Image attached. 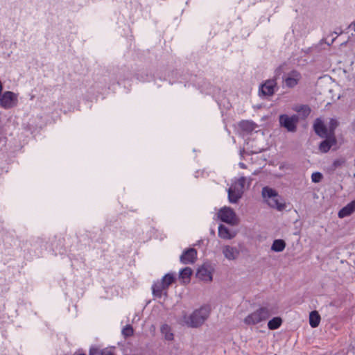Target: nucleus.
Instances as JSON below:
<instances>
[{"instance_id": "1", "label": "nucleus", "mask_w": 355, "mask_h": 355, "mask_svg": "<svg viewBox=\"0 0 355 355\" xmlns=\"http://www.w3.org/2000/svg\"><path fill=\"white\" fill-rule=\"evenodd\" d=\"M209 311L206 307L195 310L190 315H184L182 322L188 327L197 328L201 326L208 318Z\"/></svg>"}, {"instance_id": "2", "label": "nucleus", "mask_w": 355, "mask_h": 355, "mask_svg": "<svg viewBox=\"0 0 355 355\" xmlns=\"http://www.w3.org/2000/svg\"><path fill=\"white\" fill-rule=\"evenodd\" d=\"M271 313L266 307H261L253 313L249 314L245 319L244 322L248 325H254L269 318Z\"/></svg>"}, {"instance_id": "3", "label": "nucleus", "mask_w": 355, "mask_h": 355, "mask_svg": "<svg viewBox=\"0 0 355 355\" xmlns=\"http://www.w3.org/2000/svg\"><path fill=\"white\" fill-rule=\"evenodd\" d=\"M299 121V116L293 114H281L279 116V123L281 127L284 128L288 132H295L297 130V125Z\"/></svg>"}, {"instance_id": "4", "label": "nucleus", "mask_w": 355, "mask_h": 355, "mask_svg": "<svg viewBox=\"0 0 355 355\" xmlns=\"http://www.w3.org/2000/svg\"><path fill=\"white\" fill-rule=\"evenodd\" d=\"M218 218L224 223L231 225H236L239 224V220L233 210L229 207H224L218 211Z\"/></svg>"}, {"instance_id": "5", "label": "nucleus", "mask_w": 355, "mask_h": 355, "mask_svg": "<svg viewBox=\"0 0 355 355\" xmlns=\"http://www.w3.org/2000/svg\"><path fill=\"white\" fill-rule=\"evenodd\" d=\"M17 94L12 92H5L0 98V106L4 109H10L17 105Z\"/></svg>"}, {"instance_id": "6", "label": "nucleus", "mask_w": 355, "mask_h": 355, "mask_svg": "<svg viewBox=\"0 0 355 355\" xmlns=\"http://www.w3.org/2000/svg\"><path fill=\"white\" fill-rule=\"evenodd\" d=\"M276 85L277 83L275 80H268L261 85L259 92L263 96H270L274 94Z\"/></svg>"}, {"instance_id": "7", "label": "nucleus", "mask_w": 355, "mask_h": 355, "mask_svg": "<svg viewBox=\"0 0 355 355\" xmlns=\"http://www.w3.org/2000/svg\"><path fill=\"white\" fill-rule=\"evenodd\" d=\"M197 259V251L194 248H189L180 256V261L184 264L193 263Z\"/></svg>"}, {"instance_id": "8", "label": "nucleus", "mask_w": 355, "mask_h": 355, "mask_svg": "<svg viewBox=\"0 0 355 355\" xmlns=\"http://www.w3.org/2000/svg\"><path fill=\"white\" fill-rule=\"evenodd\" d=\"M196 277L204 282H209L212 281V272L209 266L202 265L196 272Z\"/></svg>"}, {"instance_id": "9", "label": "nucleus", "mask_w": 355, "mask_h": 355, "mask_svg": "<svg viewBox=\"0 0 355 355\" xmlns=\"http://www.w3.org/2000/svg\"><path fill=\"white\" fill-rule=\"evenodd\" d=\"M300 78V73L298 71L293 70L286 75L284 78V82L287 87H293L298 83Z\"/></svg>"}, {"instance_id": "10", "label": "nucleus", "mask_w": 355, "mask_h": 355, "mask_svg": "<svg viewBox=\"0 0 355 355\" xmlns=\"http://www.w3.org/2000/svg\"><path fill=\"white\" fill-rule=\"evenodd\" d=\"M222 252L228 260H235L239 256V250L236 247L228 245L223 246Z\"/></svg>"}, {"instance_id": "11", "label": "nucleus", "mask_w": 355, "mask_h": 355, "mask_svg": "<svg viewBox=\"0 0 355 355\" xmlns=\"http://www.w3.org/2000/svg\"><path fill=\"white\" fill-rule=\"evenodd\" d=\"M325 138L326 139L322 141L319 146V149L322 153H327L332 146L337 144L334 135H329Z\"/></svg>"}, {"instance_id": "12", "label": "nucleus", "mask_w": 355, "mask_h": 355, "mask_svg": "<svg viewBox=\"0 0 355 355\" xmlns=\"http://www.w3.org/2000/svg\"><path fill=\"white\" fill-rule=\"evenodd\" d=\"M313 128H314L315 133L320 137L324 138V137L329 136L328 131H327L326 126L324 125L322 121L320 120V119H317L315 120L314 125H313Z\"/></svg>"}, {"instance_id": "13", "label": "nucleus", "mask_w": 355, "mask_h": 355, "mask_svg": "<svg viewBox=\"0 0 355 355\" xmlns=\"http://www.w3.org/2000/svg\"><path fill=\"white\" fill-rule=\"evenodd\" d=\"M355 211V200L352 201L343 208H342L338 212L339 218H344L351 215Z\"/></svg>"}, {"instance_id": "14", "label": "nucleus", "mask_w": 355, "mask_h": 355, "mask_svg": "<svg viewBox=\"0 0 355 355\" xmlns=\"http://www.w3.org/2000/svg\"><path fill=\"white\" fill-rule=\"evenodd\" d=\"M228 200L230 203H237L242 198L243 194L237 189L233 190L232 187L227 189Z\"/></svg>"}, {"instance_id": "15", "label": "nucleus", "mask_w": 355, "mask_h": 355, "mask_svg": "<svg viewBox=\"0 0 355 355\" xmlns=\"http://www.w3.org/2000/svg\"><path fill=\"white\" fill-rule=\"evenodd\" d=\"M152 290L154 296L161 297L163 294V291H166L167 288L160 280L157 281L153 285Z\"/></svg>"}, {"instance_id": "16", "label": "nucleus", "mask_w": 355, "mask_h": 355, "mask_svg": "<svg viewBox=\"0 0 355 355\" xmlns=\"http://www.w3.org/2000/svg\"><path fill=\"white\" fill-rule=\"evenodd\" d=\"M279 196L277 195L275 198L268 199L266 201L270 207L276 208L279 211H282L285 208V205L279 202Z\"/></svg>"}, {"instance_id": "17", "label": "nucleus", "mask_w": 355, "mask_h": 355, "mask_svg": "<svg viewBox=\"0 0 355 355\" xmlns=\"http://www.w3.org/2000/svg\"><path fill=\"white\" fill-rule=\"evenodd\" d=\"M218 236L223 239H231L234 237L235 234H232L225 225H220L218 227Z\"/></svg>"}, {"instance_id": "18", "label": "nucleus", "mask_w": 355, "mask_h": 355, "mask_svg": "<svg viewBox=\"0 0 355 355\" xmlns=\"http://www.w3.org/2000/svg\"><path fill=\"white\" fill-rule=\"evenodd\" d=\"M320 315L316 311H313L309 315V324L311 327H317L320 322Z\"/></svg>"}, {"instance_id": "19", "label": "nucleus", "mask_w": 355, "mask_h": 355, "mask_svg": "<svg viewBox=\"0 0 355 355\" xmlns=\"http://www.w3.org/2000/svg\"><path fill=\"white\" fill-rule=\"evenodd\" d=\"M245 182L246 178L241 177L235 182H234L230 187H232L233 190L237 189L238 191H241L242 194H243Z\"/></svg>"}, {"instance_id": "20", "label": "nucleus", "mask_w": 355, "mask_h": 355, "mask_svg": "<svg viewBox=\"0 0 355 355\" xmlns=\"http://www.w3.org/2000/svg\"><path fill=\"white\" fill-rule=\"evenodd\" d=\"M286 247V243L282 239H277L273 241L271 246V250L274 252H282Z\"/></svg>"}, {"instance_id": "21", "label": "nucleus", "mask_w": 355, "mask_h": 355, "mask_svg": "<svg viewBox=\"0 0 355 355\" xmlns=\"http://www.w3.org/2000/svg\"><path fill=\"white\" fill-rule=\"evenodd\" d=\"M160 330L162 334L164 336L166 340H173V334L171 332V327L168 324H164L162 325Z\"/></svg>"}, {"instance_id": "22", "label": "nucleus", "mask_w": 355, "mask_h": 355, "mask_svg": "<svg viewBox=\"0 0 355 355\" xmlns=\"http://www.w3.org/2000/svg\"><path fill=\"white\" fill-rule=\"evenodd\" d=\"M256 125L250 121H242L239 123V127L244 131L252 132L254 130Z\"/></svg>"}, {"instance_id": "23", "label": "nucleus", "mask_w": 355, "mask_h": 355, "mask_svg": "<svg viewBox=\"0 0 355 355\" xmlns=\"http://www.w3.org/2000/svg\"><path fill=\"white\" fill-rule=\"evenodd\" d=\"M277 195L278 193L276 192L275 190L268 187H265L262 189V196L266 200L270 199L272 198H275V196H277Z\"/></svg>"}, {"instance_id": "24", "label": "nucleus", "mask_w": 355, "mask_h": 355, "mask_svg": "<svg viewBox=\"0 0 355 355\" xmlns=\"http://www.w3.org/2000/svg\"><path fill=\"white\" fill-rule=\"evenodd\" d=\"M192 275V270L189 267L183 268L180 272V277L183 279L184 282H189L190 277Z\"/></svg>"}, {"instance_id": "25", "label": "nucleus", "mask_w": 355, "mask_h": 355, "mask_svg": "<svg viewBox=\"0 0 355 355\" xmlns=\"http://www.w3.org/2000/svg\"><path fill=\"white\" fill-rule=\"evenodd\" d=\"M282 320L279 317L273 318L268 322V329L270 330L277 329L282 324Z\"/></svg>"}, {"instance_id": "26", "label": "nucleus", "mask_w": 355, "mask_h": 355, "mask_svg": "<svg viewBox=\"0 0 355 355\" xmlns=\"http://www.w3.org/2000/svg\"><path fill=\"white\" fill-rule=\"evenodd\" d=\"M174 277L171 274H166L164 275L162 279H161L162 282H163L164 285L168 288L172 283L174 282Z\"/></svg>"}, {"instance_id": "27", "label": "nucleus", "mask_w": 355, "mask_h": 355, "mask_svg": "<svg viewBox=\"0 0 355 355\" xmlns=\"http://www.w3.org/2000/svg\"><path fill=\"white\" fill-rule=\"evenodd\" d=\"M295 110L297 112L302 113L304 116H307L310 112L311 110L307 105H301L297 107Z\"/></svg>"}, {"instance_id": "28", "label": "nucleus", "mask_w": 355, "mask_h": 355, "mask_svg": "<svg viewBox=\"0 0 355 355\" xmlns=\"http://www.w3.org/2000/svg\"><path fill=\"white\" fill-rule=\"evenodd\" d=\"M338 125L337 120L331 119L329 121V135H334V130Z\"/></svg>"}, {"instance_id": "29", "label": "nucleus", "mask_w": 355, "mask_h": 355, "mask_svg": "<svg viewBox=\"0 0 355 355\" xmlns=\"http://www.w3.org/2000/svg\"><path fill=\"white\" fill-rule=\"evenodd\" d=\"M134 331L130 325H126L122 330V334L125 337H129L133 335Z\"/></svg>"}, {"instance_id": "30", "label": "nucleus", "mask_w": 355, "mask_h": 355, "mask_svg": "<svg viewBox=\"0 0 355 355\" xmlns=\"http://www.w3.org/2000/svg\"><path fill=\"white\" fill-rule=\"evenodd\" d=\"M322 179V175L320 172H315L311 175V180L313 182H320Z\"/></svg>"}, {"instance_id": "31", "label": "nucleus", "mask_w": 355, "mask_h": 355, "mask_svg": "<svg viewBox=\"0 0 355 355\" xmlns=\"http://www.w3.org/2000/svg\"><path fill=\"white\" fill-rule=\"evenodd\" d=\"M89 354V355H100V351L96 347H91Z\"/></svg>"}, {"instance_id": "32", "label": "nucleus", "mask_w": 355, "mask_h": 355, "mask_svg": "<svg viewBox=\"0 0 355 355\" xmlns=\"http://www.w3.org/2000/svg\"><path fill=\"white\" fill-rule=\"evenodd\" d=\"M343 161H340L339 159L335 160L333 163L334 167L336 168L338 166H340L343 164Z\"/></svg>"}, {"instance_id": "33", "label": "nucleus", "mask_w": 355, "mask_h": 355, "mask_svg": "<svg viewBox=\"0 0 355 355\" xmlns=\"http://www.w3.org/2000/svg\"><path fill=\"white\" fill-rule=\"evenodd\" d=\"M349 28H353L354 31H355V21L351 23L349 26Z\"/></svg>"}, {"instance_id": "34", "label": "nucleus", "mask_w": 355, "mask_h": 355, "mask_svg": "<svg viewBox=\"0 0 355 355\" xmlns=\"http://www.w3.org/2000/svg\"><path fill=\"white\" fill-rule=\"evenodd\" d=\"M239 166H240V167H241V168H246V166H245V164H243V163H242V162H240V163H239Z\"/></svg>"}, {"instance_id": "35", "label": "nucleus", "mask_w": 355, "mask_h": 355, "mask_svg": "<svg viewBox=\"0 0 355 355\" xmlns=\"http://www.w3.org/2000/svg\"><path fill=\"white\" fill-rule=\"evenodd\" d=\"M334 33L336 35H339L338 31L334 32ZM341 33H342V31L340 32V34H341Z\"/></svg>"}, {"instance_id": "36", "label": "nucleus", "mask_w": 355, "mask_h": 355, "mask_svg": "<svg viewBox=\"0 0 355 355\" xmlns=\"http://www.w3.org/2000/svg\"><path fill=\"white\" fill-rule=\"evenodd\" d=\"M334 33L336 35H339L338 31L334 32ZM341 33H342V31L340 32V34H341Z\"/></svg>"}]
</instances>
